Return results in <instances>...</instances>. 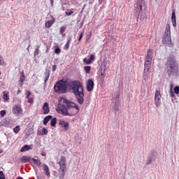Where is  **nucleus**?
Wrapping results in <instances>:
<instances>
[{
    "mask_svg": "<svg viewBox=\"0 0 179 179\" xmlns=\"http://www.w3.org/2000/svg\"><path fill=\"white\" fill-rule=\"evenodd\" d=\"M43 114H48L50 113V107L48 102H45L43 106Z\"/></svg>",
    "mask_w": 179,
    "mask_h": 179,
    "instance_id": "nucleus-16",
    "label": "nucleus"
},
{
    "mask_svg": "<svg viewBox=\"0 0 179 179\" xmlns=\"http://www.w3.org/2000/svg\"><path fill=\"white\" fill-rule=\"evenodd\" d=\"M94 87V82L92 79H89L87 83V92H92Z\"/></svg>",
    "mask_w": 179,
    "mask_h": 179,
    "instance_id": "nucleus-12",
    "label": "nucleus"
},
{
    "mask_svg": "<svg viewBox=\"0 0 179 179\" xmlns=\"http://www.w3.org/2000/svg\"><path fill=\"white\" fill-rule=\"evenodd\" d=\"M31 160H32V162H34V164H36V166H37V167H41V161H40V159L32 158Z\"/></svg>",
    "mask_w": 179,
    "mask_h": 179,
    "instance_id": "nucleus-25",
    "label": "nucleus"
},
{
    "mask_svg": "<svg viewBox=\"0 0 179 179\" xmlns=\"http://www.w3.org/2000/svg\"><path fill=\"white\" fill-rule=\"evenodd\" d=\"M37 135H39L40 136H43V131H37Z\"/></svg>",
    "mask_w": 179,
    "mask_h": 179,
    "instance_id": "nucleus-49",
    "label": "nucleus"
},
{
    "mask_svg": "<svg viewBox=\"0 0 179 179\" xmlns=\"http://www.w3.org/2000/svg\"><path fill=\"white\" fill-rule=\"evenodd\" d=\"M31 146L29 145H24L20 150V152H28V150H30V149H31L30 148Z\"/></svg>",
    "mask_w": 179,
    "mask_h": 179,
    "instance_id": "nucleus-24",
    "label": "nucleus"
},
{
    "mask_svg": "<svg viewBox=\"0 0 179 179\" xmlns=\"http://www.w3.org/2000/svg\"><path fill=\"white\" fill-rule=\"evenodd\" d=\"M173 90H174V93L176 94H178V93H179V87L178 86L175 87Z\"/></svg>",
    "mask_w": 179,
    "mask_h": 179,
    "instance_id": "nucleus-40",
    "label": "nucleus"
},
{
    "mask_svg": "<svg viewBox=\"0 0 179 179\" xmlns=\"http://www.w3.org/2000/svg\"><path fill=\"white\" fill-rule=\"evenodd\" d=\"M90 66H85L84 67V70L85 71L86 73H89V72H90Z\"/></svg>",
    "mask_w": 179,
    "mask_h": 179,
    "instance_id": "nucleus-32",
    "label": "nucleus"
},
{
    "mask_svg": "<svg viewBox=\"0 0 179 179\" xmlns=\"http://www.w3.org/2000/svg\"><path fill=\"white\" fill-rule=\"evenodd\" d=\"M20 92H22V91L20 90V89H18L17 92V94H19L20 93Z\"/></svg>",
    "mask_w": 179,
    "mask_h": 179,
    "instance_id": "nucleus-54",
    "label": "nucleus"
},
{
    "mask_svg": "<svg viewBox=\"0 0 179 179\" xmlns=\"http://www.w3.org/2000/svg\"><path fill=\"white\" fill-rule=\"evenodd\" d=\"M171 22H172V24H173V27H176V26H177V22L176 20V11H174V10L172 12Z\"/></svg>",
    "mask_w": 179,
    "mask_h": 179,
    "instance_id": "nucleus-18",
    "label": "nucleus"
},
{
    "mask_svg": "<svg viewBox=\"0 0 179 179\" xmlns=\"http://www.w3.org/2000/svg\"><path fill=\"white\" fill-rule=\"evenodd\" d=\"M6 114V110H3L0 112L1 117H5V115Z\"/></svg>",
    "mask_w": 179,
    "mask_h": 179,
    "instance_id": "nucleus-42",
    "label": "nucleus"
},
{
    "mask_svg": "<svg viewBox=\"0 0 179 179\" xmlns=\"http://www.w3.org/2000/svg\"><path fill=\"white\" fill-rule=\"evenodd\" d=\"M103 2H104V0H99V5H101V3H103Z\"/></svg>",
    "mask_w": 179,
    "mask_h": 179,
    "instance_id": "nucleus-52",
    "label": "nucleus"
},
{
    "mask_svg": "<svg viewBox=\"0 0 179 179\" xmlns=\"http://www.w3.org/2000/svg\"><path fill=\"white\" fill-rule=\"evenodd\" d=\"M3 99L6 101H8V100H9V95H8V94H3Z\"/></svg>",
    "mask_w": 179,
    "mask_h": 179,
    "instance_id": "nucleus-34",
    "label": "nucleus"
},
{
    "mask_svg": "<svg viewBox=\"0 0 179 179\" xmlns=\"http://www.w3.org/2000/svg\"><path fill=\"white\" fill-rule=\"evenodd\" d=\"M71 41H72V39L71 38H69L67 40V43L64 45V50H68V48H69V45Z\"/></svg>",
    "mask_w": 179,
    "mask_h": 179,
    "instance_id": "nucleus-27",
    "label": "nucleus"
},
{
    "mask_svg": "<svg viewBox=\"0 0 179 179\" xmlns=\"http://www.w3.org/2000/svg\"><path fill=\"white\" fill-rule=\"evenodd\" d=\"M41 156H45V153H41Z\"/></svg>",
    "mask_w": 179,
    "mask_h": 179,
    "instance_id": "nucleus-58",
    "label": "nucleus"
},
{
    "mask_svg": "<svg viewBox=\"0 0 179 179\" xmlns=\"http://www.w3.org/2000/svg\"><path fill=\"white\" fill-rule=\"evenodd\" d=\"M115 103H120V92H117L115 98Z\"/></svg>",
    "mask_w": 179,
    "mask_h": 179,
    "instance_id": "nucleus-29",
    "label": "nucleus"
},
{
    "mask_svg": "<svg viewBox=\"0 0 179 179\" xmlns=\"http://www.w3.org/2000/svg\"><path fill=\"white\" fill-rule=\"evenodd\" d=\"M31 157H27V156H22V158H21V162L22 163H27V162H30V160H31Z\"/></svg>",
    "mask_w": 179,
    "mask_h": 179,
    "instance_id": "nucleus-20",
    "label": "nucleus"
},
{
    "mask_svg": "<svg viewBox=\"0 0 179 179\" xmlns=\"http://www.w3.org/2000/svg\"><path fill=\"white\" fill-rule=\"evenodd\" d=\"M73 13V11H72V10H70L69 12H66V15L67 16H71V15H72Z\"/></svg>",
    "mask_w": 179,
    "mask_h": 179,
    "instance_id": "nucleus-48",
    "label": "nucleus"
},
{
    "mask_svg": "<svg viewBox=\"0 0 179 179\" xmlns=\"http://www.w3.org/2000/svg\"><path fill=\"white\" fill-rule=\"evenodd\" d=\"M50 125L51 127H55V125H57V119L55 117H52V120L50 121Z\"/></svg>",
    "mask_w": 179,
    "mask_h": 179,
    "instance_id": "nucleus-28",
    "label": "nucleus"
},
{
    "mask_svg": "<svg viewBox=\"0 0 179 179\" xmlns=\"http://www.w3.org/2000/svg\"><path fill=\"white\" fill-rule=\"evenodd\" d=\"M100 71H101V76L100 78V82L101 83H103L104 82V78L106 75V71H107V63L106 62H102L100 66Z\"/></svg>",
    "mask_w": 179,
    "mask_h": 179,
    "instance_id": "nucleus-8",
    "label": "nucleus"
},
{
    "mask_svg": "<svg viewBox=\"0 0 179 179\" xmlns=\"http://www.w3.org/2000/svg\"><path fill=\"white\" fill-rule=\"evenodd\" d=\"M50 120H52V115H48L43 120V125H47L48 124V121Z\"/></svg>",
    "mask_w": 179,
    "mask_h": 179,
    "instance_id": "nucleus-23",
    "label": "nucleus"
},
{
    "mask_svg": "<svg viewBox=\"0 0 179 179\" xmlns=\"http://www.w3.org/2000/svg\"><path fill=\"white\" fill-rule=\"evenodd\" d=\"M169 95L171 97H174V92H173V90L171 89L169 90Z\"/></svg>",
    "mask_w": 179,
    "mask_h": 179,
    "instance_id": "nucleus-45",
    "label": "nucleus"
},
{
    "mask_svg": "<svg viewBox=\"0 0 179 179\" xmlns=\"http://www.w3.org/2000/svg\"><path fill=\"white\" fill-rule=\"evenodd\" d=\"M59 124L64 128V131H68L69 128V123L65 122L64 120H59Z\"/></svg>",
    "mask_w": 179,
    "mask_h": 179,
    "instance_id": "nucleus-17",
    "label": "nucleus"
},
{
    "mask_svg": "<svg viewBox=\"0 0 179 179\" xmlns=\"http://www.w3.org/2000/svg\"><path fill=\"white\" fill-rule=\"evenodd\" d=\"M20 131V126H16L15 128H13V132H15V134H19Z\"/></svg>",
    "mask_w": 179,
    "mask_h": 179,
    "instance_id": "nucleus-30",
    "label": "nucleus"
},
{
    "mask_svg": "<svg viewBox=\"0 0 179 179\" xmlns=\"http://www.w3.org/2000/svg\"><path fill=\"white\" fill-rule=\"evenodd\" d=\"M143 79L144 80H148V79H149V73H144Z\"/></svg>",
    "mask_w": 179,
    "mask_h": 179,
    "instance_id": "nucleus-33",
    "label": "nucleus"
},
{
    "mask_svg": "<svg viewBox=\"0 0 179 179\" xmlns=\"http://www.w3.org/2000/svg\"><path fill=\"white\" fill-rule=\"evenodd\" d=\"M135 16L136 17L142 18V13H143V8H146V3L145 0H137L135 6Z\"/></svg>",
    "mask_w": 179,
    "mask_h": 179,
    "instance_id": "nucleus-6",
    "label": "nucleus"
},
{
    "mask_svg": "<svg viewBox=\"0 0 179 179\" xmlns=\"http://www.w3.org/2000/svg\"><path fill=\"white\" fill-rule=\"evenodd\" d=\"M40 54V50L38 48H36L34 52V56L38 55Z\"/></svg>",
    "mask_w": 179,
    "mask_h": 179,
    "instance_id": "nucleus-43",
    "label": "nucleus"
},
{
    "mask_svg": "<svg viewBox=\"0 0 179 179\" xmlns=\"http://www.w3.org/2000/svg\"><path fill=\"white\" fill-rule=\"evenodd\" d=\"M162 43L168 47H173V43L171 42V31L170 29V24H169L166 26V30L162 38Z\"/></svg>",
    "mask_w": 179,
    "mask_h": 179,
    "instance_id": "nucleus-5",
    "label": "nucleus"
},
{
    "mask_svg": "<svg viewBox=\"0 0 179 179\" xmlns=\"http://www.w3.org/2000/svg\"><path fill=\"white\" fill-rule=\"evenodd\" d=\"M162 99V95L160 94V91H156L155 95V101H160Z\"/></svg>",
    "mask_w": 179,
    "mask_h": 179,
    "instance_id": "nucleus-22",
    "label": "nucleus"
},
{
    "mask_svg": "<svg viewBox=\"0 0 179 179\" xmlns=\"http://www.w3.org/2000/svg\"><path fill=\"white\" fill-rule=\"evenodd\" d=\"M171 90H173V85L172 84H171Z\"/></svg>",
    "mask_w": 179,
    "mask_h": 179,
    "instance_id": "nucleus-56",
    "label": "nucleus"
},
{
    "mask_svg": "<svg viewBox=\"0 0 179 179\" xmlns=\"http://www.w3.org/2000/svg\"><path fill=\"white\" fill-rule=\"evenodd\" d=\"M43 170L45 172V176H50V169L47 164H43Z\"/></svg>",
    "mask_w": 179,
    "mask_h": 179,
    "instance_id": "nucleus-19",
    "label": "nucleus"
},
{
    "mask_svg": "<svg viewBox=\"0 0 179 179\" xmlns=\"http://www.w3.org/2000/svg\"><path fill=\"white\" fill-rule=\"evenodd\" d=\"M42 134L43 135H47V134H48V130L47 129V128H45V127L43 128Z\"/></svg>",
    "mask_w": 179,
    "mask_h": 179,
    "instance_id": "nucleus-35",
    "label": "nucleus"
},
{
    "mask_svg": "<svg viewBox=\"0 0 179 179\" xmlns=\"http://www.w3.org/2000/svg\"><path fill=\"white\" fill-rule=\"evenodd\" d=\"M17 179H23L22 177H18Z\"/></svg>",
    "mask_w": 179,
    "mask_h": 179,
    "instance_id": "nucleus-59",
    "label": "nucleus"
},
{
    "mask_svg": "<svg viewBox=\"0 0 179 179\" xmlns=\"http://www.w3.org/2000/svg\"><path fill=\"white\" fill-rule=\"evenodd\" d=\"M0 153H3V150L0 149Z\"/></svg>",
    "mask_w": 179,
    "mask_h": 179,
    "instance_id": "nucleus-57",
    "label": "nucleus"
},
{
    "mask_svg": "<svg viewBox=\"0 0 179 179\" xmlns=\"http://www.w3.org/2000/svg\"><path fill=\"white\" fill-rule=\"evenodd\" d=\"M31 94V93L30 92V91L27 90L26 92V96H27L26 97H27V99H29Z\"/></svg>",
    "mask_w": 179,
    "mask_h": 179,
    "instance_id": "nucleus-46",
    "label": "nucleus"
},
{
    "mask_svg": "<svg viewBox=\"0 0 179 179\" xmlns=\"http://www.w3.org/2000/svg\"><path fill=\"white\" fill-rule=\"evenodd\" d=\"M83 62H85L87 65H90V64H92V62L90 61V59H83Z\"/></svg>",
    "mask_w": 179,
    "mask_h": 179,
    "instance_id": "nucleus-38",
    "label": "nucleus"
},
{
    "mask_svg": "<svg viewBox=\"0 0 179 179\" xmlns=\"http://www.w3.org/2000/svg\"><path fill=\"white\" fill-rule=\"evenodd\" d=\"M23 113V110H22V106L20 105H15L13 108V113L16 115V117H19L20 114Z\"/></svg>",
    "mask_w": 179,
    "mask_h": 179,
    "instance_id": "nucleus-10",
    "label": "nucleus"
},
{
    "mask_svg": "<svg viewBox=\"0 0 179 179\" xmlns=\"http://www.w3.org/2000/svg\"><path fill=\"white\" fill-rule=\"evenodd\" d=\"M58 164H59V178H64L65 177V170H66V157H65V156H62Z\"/></svg>",
    "mask_w": 179,
    "mask_h": 179,
    "instance_id": "nucleus-7",
    "label": "nucleus"
},
{
    "mask_svg": "<svg viewBox=\"0 0 179 179\" xmlns=\"http://www.w3.org/2000/svg\"><path fill=\"white\" fill-rule=\"evenodd\" d=\"M24 80H26V76H24V73L22 71L20 73V80H18V87H23Z\"/></svg>",
    "mask_w": 179,
    "mask_h": 179,
    "instance_id": "nucleus-11",
    "label": "nucleus"
},
{
    "mask_svg": "<svg viewBox=\"0 0 179 179\" xmlns=\"http://www.w3.org/2000/svg\"><path fill=\"white\" fill-rule=\"evenodd\" d=\"M52 69L53 72H55V71L57 70V65H53Z\"/></svg>",
    "mask_w": 179,
    "mask_h": 179,
    "instance_id": "nucleus-50",
    "label": "nucleus"
},
{
    "mask_svg": "<svg viewBox=\"0 0 179 179\" xmlns=\"http://www.w3.org/2000/svg\"><path fill=\"white\" fill-rule=\"evenodd\" d=\"M119 106H120L119 103H117L115 102V104L113 106V110L115 111V114L117 113V111H120Z\"/></svg>",
    "mask_w": 179,
    "mask_h": 179,
    "instance_id": "nucleus-26",
    "label": "nucleus"
},
{
    "mask_svg": "<svg viewBox=\"0 0 179 179\" xmlns=\"http://www.w3.org/2000/svg\"><path fill=\"white\" fill-rule=\"evenodd\" d=\"M79 106L76 103L66 98H62L60 99V103L58 104L57 111L59 114H62L65 117H73L79 113Z\"/></svg>",
    "mask_w": 179,
    "mask_h": 179,
    "instance_id": "nucleus-1",
    "label": "nucleus"
},
{
    "mask_svg": "<svg viewBox=\"0 0 179 179\" xmlns=\"http://www.w3.org/2000/svg\"><path fill=\"white\" fill-rule=\"evenodd\" d=\"M152 57H153V50H149L147 53V57L145 61H148L149 62H152Z\"/></svg>",
    "mask_w": 179,
    "mask_h": 179,
    "instance_id": "nucleus-15",
    "label": "nucleus"
},
{
    "mask_svg": "<svg viewBox=\"0 0 179 179\" xmlns=\"http://www.w3.org/2000/svg\"><path fill=\"white\" fill-rule=\"evenodd\" d=\"M84 31H83V32H80V34H79V37H78V41H80L81 40H82V38H83V34H84Z\"/></svg>",
    "mask_w": 179,
    "mask_h": 179,
    "instance_id": "nucleus-36",
    "label": "nucleus"
},
{
    "mask_svg": "<svg viewBox=\"0 0 179 179\" xmlns=\"http://www.w3.org/2000/svg\"><path fill=\"white\" fill-rule=\"evenodd\" d=\"M71 92L73 93L78 104H83L85 103V93L83 91V85L80 81L75 80L71 85Z\"/></svg>",
    "mask_w": 179,
    "mask_h": 179,
    "instance_id": "nucleus-2",
    "label": "nucleus"
},
{
    "mask_svg": "<svg viewBox=\"0 0 179 179\" xmlns=\"http://www.w3.org/2000/svg\"><path fill=\"white\" fill-rule=\"evenodd\" d=\"M94 55H91L88 59L92 62V61H94Z\"/></svg>",
    "mask_w": 179,
    "mask_h": 179,
    "instance_id": "nucleus-47",
    "label": "nucleus"
},
{
    "mask_svg": "<svg viewBox=\"0 0 179 179\" xmlns=\"http://www.w3.org/2000/svg\"><path fill=\"white\" fill-rule=\"evenodd\" d=\"M0 179H5V175H3V172L0 171Z\"/></svg>",
    "mask_w": 179,
    "mask_h": 179,
    "instance_id": "nucleus-44",
    "label": "nucleus"
},
{
    "mask_svg": "<svg viewBox=\"0 0 179 179\" xmlns=\"http://www.w3.org/2000/svg\"><path fill=\"white\" fill-rule=\"evenodd\" d=\"M150 64H152V62L149 61H145L144 73H149V69H150Z\"/></svg>",
    "mask_w": 179,
    "mask_h": 179,
    "instance_id": "nucleus-13",
    "label": "nucleus"
},
{
    "mask_svg": "<svg viewBox=\"0 0 179 179\" xmlns=\"http://www.w3.org/2000/svg\"><path fill=\"white\" fill-rule=\"evenodd\" d=\"M155 101L156 107H157L159 108V107H160V106H162V101Z\"/></svg>",
    "mask_w": 179,
    "mask_h": 179,
    "instance_id": "nucleus-39",
    "label": "nucleus"
},
{
    "mask_svg": "<svg viewBox=\"0 0 179 179\" xmlns=\"http://www.w3.org/2000/svg\"><path fill=\"white\" fill-rule=\"evenodd\" d=\"M69 86V82L64 80L57 81L55 86L54 90L55 93H66V90H68V87Z\"/></svg>",
    "mask_w": 179,
    "mask_h": 179,
    "instance_id": "nucleus-4",
    "label": "nucleus"
},
{
    "mask_svg": "<svg viewBox=\"0 0 179 179\" xmlns=\"http://www.w3.org/2000/svg\"><path fill=\"white\" fill-rule=\"evenodd\" d=\"M65 30H66V27H61L60 30H59V34H64V33H65Z\"/></svg>",
    "mask_w": 179,
    "mask_h": 179,
    "instance_id": "nucleus-31",
    "label": "nucleus"
},
{
    "mask_svg": "<svg viewBox=\"0 0 179 179\" xmlns=\"http://www.w3.org/2000/svg\"><path fill=\"white\" fill-rule=\"evenodd\" d=\"M0 75H1V72H0Z\"/></svg>",
    "mask_w": 179,
    "mask_h": 179,
    "instance_id": "nucleus-61",
    "label": "nucleus"
},
{
    "mask_svg": "<svg viewBox=\"0 0 179 179\" xmlns=\"http://www.w3.org/2000/svg\"><path fill=\"white\" fill-rule=\"evenodd\" d=\"M50 71L46 70L44 75H45V79H44V82L45 83H47V82H48V79L50 78Z\"/></svg>",
    "mask_w": 179,
    "mask_h": 179,
    "instance_id": "nucleus-21",
    "label": "nucleus"
},
{
    "mask_svg": "<svg viewBox=\"0 0 179 179\" xmlns=\"http://www.w3.org/2000/svg\"><path fill=\"white\" fill-rule=\"evenodd\" d=\"M166 66V73L170 77L178 76V64L177 63V59L173 55H170L165 64Z\"/></svg>",
    "mask_w": 179,
    "mask_h": 179,
    "instance_id": "nucleus-3",
    "label": "nucleus"
},
{
    "mask_svg": "<svg viewBox=\"0 0 179 179\" xmlns=\"http://www.w3.org/2000/svg\"><path fill=\"white\" fill-rule=\"evenodd\" d=\"M142 15H143V13H142V14H141V17H139L138 19H142V17L143 19V17H142Z\"/></svg>",
    "mask_w": 179,
    "mask_h": 179,
    "instance_id": "nucleus-55",
    "label": "nucleus"
},
{
    "mask_svg": "<svg viewBox=\"0 0 179 179\" xmlns=\"http://www.w3.org/2000/svg\"><path fill=\"white\" fill-rule=\"evenodd\" d=\"M3 64H5V62L3 60V57H2V56H0V65L3 66Z\"/></svg>",
    "mask_w": 179,
    "mask_h": 179,
    "instance_id": "nucleus-41",
    "label": "nucleus"
},
{
    "mask_svg": "<svg viewBox=\"0 0 179 179\" xmlns=\"http://www.w3.org/2000/svg\"><path fill=\"white\" fill-rule=\"evenodd\" d=\"M156 157H157V152L155 150L151 151L147 157V166H149L152 162H155L156 160Z\"/></svg>",
    "mask_w": 179,
    "mask_h": 179,
    "instance_id": "nucleus-9",
    "label": "nucleus"
},
{
    "mask_svg": "<svg viewBox=\"0 0 179 179\" xmlns=\"http://www.w3.org/2000/svg\"><path fill=\"white\" fill-rule=\"evenodd\" d=\"M29 48H30V46H29V47L27 48V50H29Z\"/></svg>",
    "mask_w": 179,
    "mask_h": 179,
    "instance_id": "nucleus-60",
    "label": "nucleus"
},
{
    "mask_svg": "<svg viewBox=\"0 0 179 179\" xmlns=\"http://www.w3.org/2000/svg\"><path fill=\"white\" fill-rule=\"evenodd\" d=\"M55 22V18L52 17V20H48L45 23V26L46 29H50V27H51V26H52V24H54Z\"/></svg>",
    "mask_w": 179,
    "mask_h": 179,
    "instance_id": "nucleus-14",
    "label": "nucleus"
},
{
    "mask_svg": "<svg viewBox=\"0 0 179 179\" xmlns=\"http://www.w3.org/2000/svg\"><path fill=\"white\" fill-rule=\"evenodd\" d=\"M33 101V98L28 99V103H30V104H32Z\"/></svg>",
    "mask_w": 179,
    "mask_h": 179,
    "instance_id": "nucleus-51",
    "label": "nucleus"
},
{
    "mask_svg": "<svg viewBox=\"0 0 179 179\" xmlns=\"http://www.w3.org/2000/svg\"><path fill=\"white\" fill-rule=\"evenodd\" d=\"M55 54H57V55H59V54H61V49L57 47V48H55Z\"/></svg>",
    "mask_w": 179,
    "mask_h": 179,
    "instance_id": "nucleus-37",
    "label": "nucleus"
},
{
    "mask_svg": "<svg viewBox=\"0 0 179 179\" xmlns=\"http://www.w3.org/2000/svg\"><path fill=\"white\" fill-rule=\"evenodd\" d=\"M51 6H54V0H50Z\"/></svg>",
    "mask_w": 179,
    "mask_h": 179,
    "instance_id": "nucleus-53",
    "label": "nucleus"
}]
</instances>
